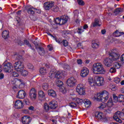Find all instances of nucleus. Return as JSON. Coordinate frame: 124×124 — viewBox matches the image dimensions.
Returning <instances> with one entry per match:
<instances>
[{
    "mask_svg": "<svg viewBox=\"0 0 124 124\" xmlns=\"http://www.w3.org/2000/svg\"><path fill=\"white\" fill-rule=\"evenodd\" d=\"M56 85L57 87H59V88H61V87H62L63 85V83L62 80H60L59 79H57L56 80Z\"/></svg>",
    "mask_w": 124,
    "mask_h": 124,
    "instance_id": "31",
    "label": "nucleus"
},
{
    "mask_svg": "<svg viewBox=\"0 0 124 124\" xmlns=\"http://www.w3.org/2000/svg\"><path fill=\"white\" fill-rule=\"evenodd\" d=\"M24 44L25 45H27L28 47H31V45L30 44V42H29V41H28L27 40H24Z\"/></svg>",
    "mask_w": 124,
    "mask_h": 124,
    "instance_id": "48",
    "label": "nucleus"
},
{
    "mask_svg": "<svg viewBox=\"0 0 124 124\" xmlns=\"http://www.w3.org/2000/svg\"><path fill=\"white\" fill-rule=\"evenodd\" d=\"M24 103H25L27 105H29V104L30 103L29 102V100H25L24 101Z\"/></svg>",
    "mask_w": 124,
    "mask_h": 124,
    "instance_id": "63",
    "label": "nucleus"
},
{
    "mask_svg": "<svg viewBox=\"0 0 124 124\" xmlns=\"http://www.w3.org/2000/svg\"><path fill=\"white\" fill-rule=\"evenodd\" d=\"M39 50L38 52L40 56H44L45 55V51L44 48L39 46L38 47Z\"/></svg>",
    "mask_w": 124,
    "mask_h": 124,
    "instance_id": "26",
    "label": "nucleus"
},
{
    "mask_svg": "<svg viewBox=\"0 0 124 124\" xmlns=\"http://www.w3.org/2000/svg\"><path fill=\"white\" fill-rule=\"evenodd\" d=\"M2 36L4 39H6L9 37V32L7 31H4L2 33Z\"/></svg>",
    "mask_w": 124,
    "mask_h": 124,
    "instance_id": "23",
    "label": "nucleus"
},
{
    "mask_svg": "<svg viewBox=\"0 0 124 124\" xmlns=\"http://www.w3.org/2000/svg\"><path fill=\"white\" fill-rule=\"evenodd\" d=\"M113 119L115 120L116 122L121 124L122 120H124V112H121L120 111H118L113 115ZM122 119V120H121Z\"/></svg>",
    "mask_w": 124,
    "mask_h": 124,
    "instance_id": "6",
    "label": "nucleus"
},
{
    "mask_svg": "<svg viewBox=\"0 0 124 124\" xmlns=\"http://www.w3.org/2000/svg\"><path fill=\"white\" fill-rule=\"evenodd\" d=\"M2 66L4 71L7 73H10L13 70V66L10 62L3 63Z\"/></svg>",
    "mask_w": 124,
    "mask_h": 124,
    "instance_id": "7",
    "label": "nucleus"
},
{
    "mask_svg": "<svg viewBox=\"0 0 124 124\" xmlns=\"http://www.w3.org/2000/svg\"><path fill=\"white\" fill-rule=\"evenodd\" d=\"M76 83H77V80H76L73 77L69 78L66 81L67 85H68L69 87H71L72 88H73V87L76 85Z\"/></svg>",
    "mask_w": 124,
    "mask_h": 124,
    "instance_id": "9",
    "label": "nucleus"
},
{
    "mask_svg": "<svg viewBox=\"0 0 124 124\" xmlns=\"http://www.w3.org/2000/svg\"><path fill=\"white\" fill-rule=\"evenodd\" d=\"M15 106L16 109H21V108L24 107V103L20 100H16Z\"/></svg>",
    "mask_w": 124,
    "mask_h": 124,
    "instance_id": "19",
    "label": "nucleus"
},
{
    "mask_svg": "<svg viewBox=\"0 0 124 124\" xmlns=\"http://www.w3.org/2000/svg\"><path fill=\"white\" fill-rule=\"evenodd\" d=\"M64 34H65V35H68V34H70V31H65L64 32Z\"/></svg>",
    "mask_w": 124,
    "mask_h": 124,
    "instance_id": "59",
    "label": "nucleus"
},
{
    "mask_svg": "<svg viewBox=\"0 0 124 124\" xmlns=\"http://www.w3.org/2000/svg\"><path fill=\"white\" fill-rule=\"evenodd\" d=\"M4 78V75L2 73L0 74V80H1V79H3Z\"/></svg>",
    "mask_w": 124,
    "mask_h": 124,
    "instance_id": "60",
    "label": "nucleus"
},
{
    "mask_svg": "<svg viewBox=\"0 0 124 124\" xmlns=\"http://www.w3.org/2000/svg\"><path fill=\"white\" fill-rule=\"evenodd\" d=\"M74 100L76 101V103H77V104H82V103H83V99H80V98H76L74 99Z\"/></svg>",
    "mask_w": 124,
    "mask_h": 124,
    "instance_id": "32",
    "label": "nucleus"
},
{
    "mask_svg": "<svg viewBox=\"0 0 124 124\" xmlns=\"http://www.w3.org/2000/svg\"><path fill=\"white\" fill-rule=\"evenodd\" d=\"M42 88L45 91H47L49 89V85L47 83H44L42 85Z\"/></svg>",
    "mask_w": 124,
    "mask_h": 124,
    "instance_id": "38",
    "label": "nucleus"
},
{
    "mask_svg": "<svg viewBox=\"0 0 124 124\" xmlns=\"http://www.w3.org/2000/svg\"><path fill=\"white\" fill-rule=\"evenodd\" d=\"M114 81L116 84H119V83L121 82V79H120L119 78H115L114 79Z\"/></svg>",
    "mask_w": 124,
    "mask_h": 124,
    "instance_id": "49",
    "label": "nucleus"
},
{
    "mask_svg": "<svg viewBox=\"0 0 124 124\" xmlns=\"http://www.w3.org/2000/svg\"><path fill=\"white\" fill-rule=\"evenodd\" d=\"M52 11H53V12H58L59 10V7L58 6H53L51 8Z\"/></svg>",
    "mask_w": 124,
    "mask_h": 124,
    "instance_id": "34",
    "label": "nucleus"
},
{
    "mask_svg": "<svg viewBox=\"0 0 124 124\" xmlns=\"http://www.w3.org/2000/svg\"><path fill=\"white\" fill-rule=\"evenodd\" d=\"M92 71L94 74H105L106 73V70L101 63L93 64Z\"/></svg>",
    "mask_w": 124,
    "mask_h": 124,
    "instance_id": "4",
    "label": "nucleus"
},
{
    "mask_svg": "<svg viewBox=\"0 0 124 124\" xmlns=\"http://www.w3.org/2000/svg\"><path fill=\"white\" fill-rule=\"evenodd\" d=\"M99 46V44H98L96 43H95V42L92 43L93 48L96 49V48H98Z\"/></svg>",
    "mask_w": 124,
    "mask_h": 124,
    "instance_id": "42",
    "label": "nucleus"
},
{
    "mask_svg": "<svg viewBox=\"0 0 124 124\" xmlns=\"http://www.w3.org/2000/svg\"><path fill=\"white\" fill-rule=\"evenodd\" d=\"M69 106H70V107H72V108H75V107H77V104H76V102L75 103L72 102L70 103Z\"/></svg>",
    "mask_w": 124,
    "mask_h": 124,
    "instance_id": "45",
    "label": "nucleus"
},
{
    "mask_svg": "<svg viewBox=\"0 0 124 124\" xmlns=\"http://www.w3.org/2000/svg\"><path fill=\"white\" fill-rule=\"evenodd\" d=\"M77 1L79 5H85V2H84V1H83V0H78Z\"/></svg>",
    "mask_w": 124,
    "mask_h": 124,
    "instance_id": "47",
    "label": "nucleus"
},
{
    "mask_svg": "<svg viewBox=\"0 0 124 124\" xmlns=\"http://www.w3.org/2000/svg\"><path fill=\"white\" fill-rule=\"evenodd\" d=\"M12 76L13 77H18L19 76V74L17 73L16 72H12Z\"/></svg>",
    "mask_w": 124,
    "mask_h": 124,
    "instance_id": "53",
    "label": "nucleus"
},
{
    "mask_svg": "<svg viewBox=\"0 0 124 124\" xmlns=\"http://www.w3.org/2000/svg\"><path fill=\"white\" fill-rule=\"evenodd\" d=\"M89 73H90V71L89 69L87 67H83V68L81 70L80 73V76L81 77H87V76L89 75Z\"/></svg>",
    "mask_w": 124,
    "mask_h": 124,
    "instance_id": "14",
    "label": "nucleus"
},
{
    "mask_svg": "<svg viewBox=\"0 0 124 124\" xmlns=\"http://www.w3.org/2000/svg\"><path fill=\"white\" fill-rule=\"evenodd\" d=\"M76 91L80 95H83L85 93V89L82 87V84H78L77 86Z\"/></svg>",
    "mask_w": 124,
    "mask_h": 124,
    "instance_id": "16",
    "label": "nucleus"
},
{
    "mask_svg": "<svg viewBox=\"0 0 124 124\" xmlns=\"http://www.w3.org/2000/svg\"><path fill=\"white\" fill-rule=\"evenodd\" d=\"M120 92L121 93H124V87L121 88Z\"/></svg>",
    "mask_w": 124,
    "mask_h": 124,
    "instance_id": "64",
    "label": "nucleus"
},
{
    "mask_svg": "<svg viewBox=\"0 0 124 124\" xmlns=\"http://www.w3.org/2000/svg\"><path fill=\"white\" fill-rule=\"evenodd\" d=\"M111 111H112V108H109L108 109H105V112H106V114L111 113Z\"/></svg>",
    "mask_w": 124,
    "mask_h": 124,
    "instance_id": "50",
    "label": "nucleus"
},
{
    "mask_svg": "<svg viewBox=\"0 0 124 124\" xmlns=\"http://www.w3.org/2000/svg\"><path fill=\"white\" fill-rule=\"evenodd\" d=\"M27 12L28 14H30V15H33L34 13H38V14H40V13H41V11L40 9L34 8L33 7H30L27 9Z\"/></svg>",
    "mask_w": 124,
    "mask_h": 124,
    "instance_id": "10",
    "label": "nucleus"
},
{
    "mask_svg": "<svg viewBox=\"0 0 124 124\" xmlns=\"http://www.w3.org/2000/svg\"><path fill=\"white\" fill-rule=\"evenodd\" d=\"M38 95L39 97H40V98H43V97L45 96V93H44V92H43V91L40 90L39 91Z\"/></svg>",
    "mask_w": 124,
    "mask_h": 124,
    "instance_id": "35",
    "label": "nucleus"
},
{
    "mask_svg": "<svg viewBox=\"0 0 124 124\" xmlns=\"http://www.w3.org/2000/svg\"><path fill=\"white\" fill-rule=\"evenodd\" d=\"M122 65L120 64L119 62H115L113 63V66L110 68L109 70V72L110 73H115L116 70V69H119Z\"/></svg>",
    "mask_w": 124,
    "mask_h": 124,
    "instance_id": "12",
    "label": "nucleus"
},
{
    "mask_svg": "<svg viewBox=\"0 0 124 124\" xmlns=\"http://www.w3.org/2000/svg\"><path fill=\"white\" fill-rule=\"evenodd\" d=\"M118 100L119 102H124V95L120 94L118 95Z\"/></svg>",
    "mask_w": 124,
    "mask_h": 124,
    "instance_id": "33",
    "label": "nucleus"
},
{
    "mask_svg": "<svg viewBox=\"0 0 124 124\" xmlns=\"http://www.w3.org/2000/svg\"><path fill=\"white\" fill-rule=\"evenodd\" d=\"M77 63L78 64H82V60L79 59L77 60Z\"/></svg>",
    "mask_w": 124,
    "mask_h": 124,
    "instance_id": "61",
    "label": "nucleus"
},
{
    "mask_svg": "<svg viewBox=\"0 0 124 124\" xmlns=\"http://www.w3.org/2000/svg\"><path fill=\"white\" fill-rule=\"evenodd\" d=\"M60 88V91L61 93H66V89H65V88H64V87L62 86Z\"/></svg>",
    "mask_w": 124,
    "mask_h": 124,
    "instance_id": "41",
    "label": "nucleus"
},
{
    "mask_svg": "<svg viewBox=\"0 0 124 124\" xmlns=\"http://www.w3.org/2000/svg\"><path fill=\"white\" fill-rule=\"evenodd\" d=\"M29 110H30V111H34V107H32V106H30L29 108H28Z\"/></svg>",
    "mask_w": 124,
    "mask_h": 124,
    "instance_id": "58",
    "label": "nucleus"
},
{
    "mask_svg": "<svg viewBox=\"0 0 124 124\" xmlns=\"http://www.w3.org/2000/svg\"><path fill=\"white\" fill-rule=\"evenodd\" d=\"M39 72L41 74H45V73H46L47 71L46 70V68L43 67L40 69Z\"/></svg>",
    "mask_w": 124,
    "mask_h": 124,
    "instance_id": "36",
    "label": "nucleus"
},
{
    "mask_svg": "<svg viewBox=\"0 0 124 124\" xmlns=\"http://www.w3.org/2000/svg\"><path fill=\"white\" fill-rule=\"evenodd\" d=\"M83 103L84 104L85 107L86 108H89L90 107V106L91 105V101L89 99H85L83 100Z\"/></svg>",
    "mask_w": 124,
    "mask_h": 124,
    "instance_id": "24",
    "label": "nucleus"
},
{
    "mask_svg": "<svg viewBox=\"0 0 124 124\" xmlns=\"http://www.w3.org/2000/svg\"><path fill=\"white\" fill-rule=\"evenodd\" d=\"M114 105L113 103V99L112 98H110L108 102L107 107H108L109 108H111V107Z\"/></svg>",
    "mask_w": 124,
    "mask_h": 124,
    "instance_id": "29",
    "label": "nucleus"
},
{
    "mask_svg": "<svg viewBox=\"0 0 124 124\" xmlns=\"http://www.w3.org/2000/svg\"><path fill=\"white\" fill-rule=\"evenodd\" d=\"M88 82L89 84H90V86H91V87H93L94 86V84H95V78L94 80L93 78L90 77L88 78Z\"/></svg>",
    "mask_w": 124,
    "mask_h": 124,
    "instance_id": "21",
    "label": "nucleus"
},
{
    "mask_svg": "<svg viewBox=\"0 0 124 124\" xmlns=\"http://www.w3.org/2000/svg\"><path fill=\"white\" fill-rule=\"evenodd\" d=\"M62 44H63L64 47H66V46H68V42H67V41H66V40H63Z\"/></svg>",
    "mask_w": 124,
    "mask_h": 124,
    "instance_id": "46",
    "label": "nucleus"
},
{
    "mask_svg": "<svg viewBox=\"0 0 124 124\" xmlns=\"http://www.w3.org/2000/svg\"><path fill=\"white\" fill-rule=\"evenodd\" d=\"M67 21H68V16L64 15L60 16V17H57L55 19H54V23L57 24V25H64V24H66L67 23Z\"/></svg>",
    "mask_w": 124,
    "mask_h": 124,
    "instance_id": "5",
    "label": "nucleus"
},
{
    "mask_svg": "<svg viewBox=\"0 0 124 124\" xmlns=\"http://www.w3.org/2000/svg\"><path fill=\"white\" fill-rule=\"evenodd\" d=\"M15 60H16V62L14 63V64H15L16 62H22L21 60L22 59H23V57L21 55H15Z\"/></svg>",
    "mask_w": 124,
    "mask_h": 124,
    "instance_id": "27",
    "label": "nucleus"
},
{
    "mask_svg": "<svg viewBox=\"0 0 124 124\" xmlns=\"http://www.w3.org/2000/svg\"><path fill=\"white\" fill-rule=\"evenodd\" d=\"M21 121L23 124H29L31 122V118L30 116H24L22 117Z\"/></svg>",
    "mask_w": 124,
    "mask_h": 124,
    "instance_id": "15",
    "label": "nucleus"
},
{
    "mask_svg": "<svg viewBox=\"0 0 124 124\" xmlns=\"http://www.w3.org/2000/svg\"><path fill=\"white\" fill-rule=\"evenodd\" d=\"M28 68L29 69H33V65H32L31 63H29V64H28Z\"/></svg>",
    "mask_w": 124,
    "mask_h": 124,
    "instance_id": "55",
    "label": "nucleus"
},
{
    "mask_svg": "<svg viewBox=\"0 0 124 124\" xmlns=\"http://www.w3.org/2000/svg\"><path fill=\"white\" fill-rule=\"evenodd\" d=\"M63 76V73L62 71H58L55 73V78L57 79H62Z\"/></svg>",
    "mask_w": 124,
    "mask_h": 124,
    "instance_id": "22",
    "label": "nucleus"
},
{
    "mask_svg": "<svg viewBox=\"0 0 124 124\" xmlns=\"http://www.w3.org/2000/svg\"><path fill=\"white\" fill-rule=\"evenodd\" d=\"M49 106L51 109L54 110V109L57 108L58 106L57 105V102L56 101H52L49 102Z\"/></svg>",
    "mask_w": 124,
    "mask_h": 124,
    "instance_id": "20",
    "label": "nucleus"
},
{
    "mask_svg": "<svg viewBox=\"0 0 124 124\" xmlns=\"http://www.w3.org/2000/svg\"><path fill=\"white\" fill-rule=\"evenodd\" d=\"M95 82L98 86H103L104 85V78L102 77H96Z\"/></svg>",
    "mask_w": 124,
    "mask_h": 124,
    "instance_id": "11",
    "label": "nucleus"
},
{
    "mask_svg": "<svg viewBox=\"0 0 124 124\" xmlns=\"http://www.w3.org/2000/svg\"><path fill=\"white\" fill-rule=\"evenodd\" d=\"M44 108L46 112H48V111H49V109H50V106H49V105H48V104L46 103L44 104Z\"/></svg>",
    "mask_w": 124,
    "mask_h": 124,
    "instance_id": "37",
    "label": "nucleus"
},
{
    "mask_svg": "<svg viewBox=\"0 0 124 124\" xmlns=\"http://www.w3.org/2000/svg\"><path fill=\"white\" fill-rule=\"evenodd\" d=\"M123 9L122 8H117L115 10L114 13L115 14H119V13H121V12H123Z\"/></svg>",
    "mask_w": 124,
    "mask_h": 124,
    "instance_id": "39",
    "label": "nucleus"
},
{
    "mask_svg": "<svg viewBox=\"0 0 124 124\" xmlns=\"http://www.w3.org/2000/svg\"><path fill=\"white\" fill-rule=\"evenodd\" d=\"M89 28V26H88V25L85 24L83 26V30H87Z\"/></svg>",
    "mask_w": 124,
    "mask_h": 124,
    "instance_id": "62",
    "label": "nucleus"
},
{
    "mask_svg": "<svg viewBox=\"0 0 124 124\" xmlns=\"http://www.w3.org/2000/svg\"><path fill=\"white\" fill-rule=\"evenodd\" d=\"M26 95V92L24 90H21L18 91L16 97L17 98H19L20 99H23L25 98Z\"/></svg>",
    "mask_w": 124,
    "mask_h": 124,
    "instance_id": "17",
    "label": "nucleus"
},
{
    "mask_svg": "<svg viewBox=\"0 0 124 124\" xmlns=\"http://www.w3.org/2000/svg\"><path fill=\"white\" fill-rule=\"evenodd\" d=\"M106 107H107V104L104 103V102H103L100 106L99 107V108L100 109H104V108H106Z\"/></svg>",
    "mask_w": 124,
    "mask_h": 124,
    "instance_id": "44",
    "label": "nucleus"
},
{
    "mask_svg": "<svg viewBox=\"0 0 124 124\" xmlns=\"http://www.w3.org/2000/svg\"><path fill=\"white\" fill-rule=\"evenodd\" d=\"M83 31H84V30H83L81 28H78V29L77 30V32L78 33H79V34H81V33H82V32H83Z\"/></svg>",
    "mask_w": 124,
    "mask_h": 124,
    "instance_id": "52",
    "label": "nucleus"
},
{
    "mask_svg": "<svg viewBox=\"0 0 124 124\" xmlns=\"http://www.w3.org/2000/svg\"><path fill=\"white\" fill-rule=\"evenodd\" d=\"M120 61L123 63H124V54H123L120 57Z\"/></svg>",
    "mask_w": 124,
    "mask_h": 124,
    "instance_id": "56",
    "label": "nucleus"
},
{
    "mask_svg": "<svg viewBox=\"0 0 124 124\" xmlns=\"http://www.w3.org/2000/svg\"><path fill=\"white\" fill-rule=\"evenodd\" d=\"M47 47L49 51H52L53 50V47L52 46V45H48L47 46Z\"/></svg>",
    "mask_w": 124,
    "mask_h": 124,
    "instance_id": "57",
    "label": "nucleus"
},
{
    "mask_svg": "<svg viewBox=\"0 0 124 124\" xmlns=\"http://www.w3.org/2000/svg\"><path fill=\"white\" fill-rule=\"evenodd\" d=\"M93 27H100V24H99V20L97 18H95L94 22L92 23Z\"/></svg>",
    "mask_w": 124,
    "mask_h": 124,
    "instance_id": "30",
    "label": "nucleus"
},
{
    "mask_svg": "<svg viewBox=\"0 0 124 124\" xmlns=\"http://www.w3.org/2000/svg\"><path fill=\"white\" fill-rule=\"evenodd\" d=\"M48 94L50 95V96H52V97H55L57 96V94L56 93V92H55L53 90H50L48 91Z\"/></svg>",
    "mask_w": 124,
    "mask_h": 124,
    "instance_id": "25",
    "label": "nucleus"
},
{
    "mask_svg": "<svg viewBox=\"0 0 124 124\" xmlns=\"http://www.w3.org/2000/svg\"><path fill=\"white\" fill-rule=\"evenodd\" d=\"M109 58H107L104 60L103 63L107 67L112 66L113 62L118 61L121 57V54L116 52L115 50L112 49L108 52Z\"/></svg>",
    "mask_w": 124,
    "mask_h": 124,
    "instance_id": "1",
    "label": "nucleus"
},
{
    "mask_svg": "<svg viewBox=\"0 0 124 124\" xmlns=\"http://www.w3.org/2000/svg\"><path fill=\"white\" fill-rule=\"evenodd\" d=\"M33 44H34V45H35V48H36L37 50H38V47H40V46H39V45H38V43H37V42L36 41H34L33 42Z\"/></svg>",
    "mask_w": 124,
    "mask_h": 124,
    "instance_id": "51",
    "label": "nucleus"
},
{
    "mask_svg": "<svg viewBox=\"0 0 124 124\" xmlns=\"http://www.w3.org/2000/svg\"><path fill=\"white\" fill-rule=\"evenodd\" d=\"M54 39H55L56 42H58V43H60V44H62V41L61 40V39H57L56 37H54Z\"/></svg>",
    "mask_w": 124,
    "mask_h": 124,
    "instance_id": "54",
    "label": "nucleus"
},
{
    "mask_svg": "<svg viewBox=\"0 0 124 124\" xmlns=\"http://www.w3.org/2000/svg\"><path fill=\"white\" fill-rule=\"evenodd\" d=\"M113 99L112 100V102H115V103L119 101V96H117L115 95H113Z\"/></svg>",
    "mask_w": 124,
    "mask_h": 124,
    "instance_id": "43",
    "label": "nucleus"
},
{
    "mask_svg": "<svg viewBox=\"0 0 124 124\" xmlns=\"http://www.w3.org/2000/svg\"><path fill=\"white\" fill-rule=\"evenodd\" d=\"M29 96L31 99L35 100V99H36V91L35 90V89L32 88L31 89L29 93Z\"/></svg>",
    "mask_w": 124,
    "mask_h": 124,
    "instance_id": "13",
    "label": "nucleus"
},
{
    "mask_svg": "<svg viewBox=\"0 0 124 124\" xmlns=\"http://www.w3.org/2000/svg\"><path fill=\"white\" fill-rule=\"evenodd\" d=\"M14 66L16 71L20 73L22 76H27L28 75V71L25 70V66L23 62H16L15 64H14Z\"/></svg>",
    "mask_w": 124,
    "mask_h": 124,
    "instance_id": "3",
    "label": "nucleus"
},
{
    "mask_svg": "<svg viewBox=\"0 0 124 124\" xmlns=\"http://www.w3.org/2000/svg\"><path fill=\"white\" fill-rule=\"evenodd\" d=\"M74 17L75 19H77L78 18V16L79 15V11L77 10H76L74 11Z\"/></svg>",
    "mask_w": 124,
    "mask_h": 124,
    "instance_id": "40",
    "label": "nucleus"
},
{
    "mask_svg": "<svg viewBox=\"0 0 124 124\" xmlns=\"http://www.w3.org/2000/svg\"><path fill=\"white\" fill-rule=\"evenodd\" d=\"M123 34H124L123 32H120L118 30H116L114 32H113V35L115 37H119V36H121V35H123Z\"/></svg>",
    "mask_w": 124,
    "mask_h": 124,
    "instance_id": "28",
    "label": "nucleus"
},
{
    "mask_svg": "<svg viewBox=\"0 0 124 124\" xmlns=\"http://www.w3.org/2000/svg\"><path fill=\"white\" fill-rule=\"evenodd\" d=\"M53 6H54V2H46L44 4V7L46 10H49Z\"/></svg>",
    "mask_w": 124,
    "mask_h": 124,
    "instance_id": "18",
    "label": "nucleus"
},
{
    "mask_svg": "<svg viewBox=\"0 0 124 124\" xmlns=\"http://www.w3.org/2000/svg\"><path fill=\"white\" fill-rule=\"evenodd\" d=\"M95 117L97 120H100L104 123L108 122V118L104 116V114L102 112H97L95 113Z\"/></svg>",
    "mask_w": 124,
    "mask_h": 124,
    "instance_id": "8",
    "label": "nucleus"
},
{
    "mask_svg": "<svg viewBox=\"0 0 124 124\" xmlns=\"http://www.w3.org/2000/svg\"><path fill=\"white\" fill-rule=\"evenodd\" d=\"M94 98L96 99L98 101H101V102H106L109 98V93L106 90H104L100 93L94 96Z\"/></svg>",
    "mask_w": 124,
    "mask_h": 124,
    "instance_id": "2",
    "label": "nucleus"
}]
</instances>
